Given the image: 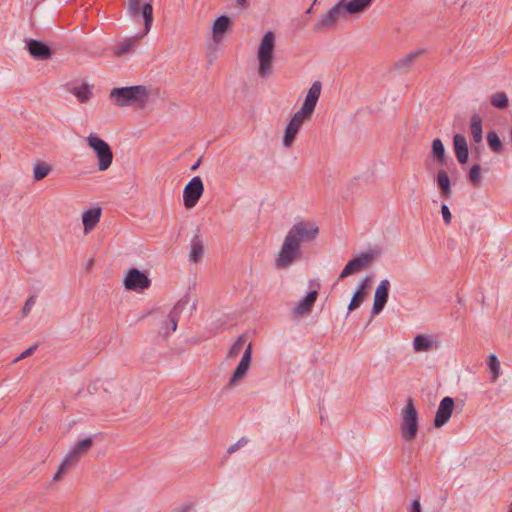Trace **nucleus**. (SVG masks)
<instances>
[{"label": "nucleus", "mask_w": 512, "mask_h": 512, "mask_svg": "<svg viewBox=\"0 0 512 512\" xmlns=\"http://www.w3.org/2000/svg\"><path fill=\"white\" fill-rule=\"evenodd\" d=\"M319 235V227L313 221H299L287 232L281 249L275 258L277 268H288L302 257L301 245L314 241Z\"/></svg>", "instance_id": "nucleus-1"}, {"label": "nucleus", "mask_w": 512, "mask_h": 512, "mask_svg": "<svg viewBox=\"0 0 512 512\" xmlns=\"http://www.w3.org/2000/svg\"><path fill=\"white\" fill-rule=\"evenodd\" d=\"M128 11L133 18L140 15L144 20V30L137 37L127 38L113 47V52L116 56H123L130 52L137 41L143 38L150 31L153 24V7L150 2L145 3L140 8V0H128Z\"/></svg>", "instance_id": "nucleus-2"}, {"label": "nucleus", "mask_w": 512, "mask_h": 512, "mask_svg": "<svg viewBox=\"0 0 512 512\" xmlns=\"http://www.w3.org/2000/svg\"><path fill=\"white\" fill-rule=\"evenodd\" d=\"M149 92L146 86L135 85L128 87L113 88L110 98L120 107L138 105L144 107L148 101Z\"/></svg>", "instance_id": "nucleus-3"}, {"label": "nucleus", "mask_w": 512, "mask_h": 512, "mask_svg": "<svg viewBox=\"0 0 512 512\" xmlns=\"http://www.w3.org/2000/svg\"><path fill=\"white\" fill-rule=\"evenodd\" d=\"M275 42L276 37L272 31H267L260 40L257 49V60L259 63L258 74L261 78H267L273 72Z\"/></svg>", "instance_id": "nucleus-4"}, {"label": "nucleus", "mask_w": 512, "mask_h": 512, "mask_svg": "<svg viewBox=\"0 0 512 512\" xmlns=\"http://www.w3.org/2000/svg\"><path fill=\"white\" fill-rule=\"evenodd\" d=\"M401 417V437L403 440L411 442L416 438L419 428L418 412L411 397L406 400V405L402 410Z\"/></svg>", "instance_id": "nucleus-5"}, {"label": "nucleus", "mask_w": 512, "mask_h": 512, "mask_svg": "<svg viewBox=\"0 0 512 512\" xmlns=\"http://www.w3.org/2000/svg\"><path fill=\"white\" fill-rule=\"evenodd\" d=\"M87 142L89 147L96 154L98 169L100 171H106L113 161V152L110 145L95 134H90L87 138Z\"/></svg>", "instance_id": "nucleus-6"}, {"label": "nucleus", "mask_w": 512, "mask_h": 512, "mask_svg": "<svg viewBox=\"0 0 512 512\" xmlns=\"http://www.w3.org/2000/svg\"><path fill=\"white\" fill-rule=\"evenodd\" d=\"M123 284L127 290L141 292L151 286V280L145 272L133 267L126 272Z\"/></svg>", "instance_id": "nucleus-7"}, {"label": "nucleus", "mask_w": 512, "mask_h": 512, "mask_svg": "<svg viewBox=\"0 0 512 512\" xmlns=\"http://www.w3.org/2000/svg\"><path fill=\"white\" fill-rule=\"evenodd\" d=\"M204 192V184L200 176L193 177L183 190L184 206L188 209L193 208L201 198Z\"/></svg>", "instance_id": "nucleus-8"}, {"label": "nucleus", "mask_w": 512, "mask_h": 512, "mask_svg": "<svg viewBox=\"0 0 512 512\" xmlns=\"http://www.w3.org/2000/svg\"><path fill=\"white\" fill-rule=\"evenodd\" d=\"M346 15L345 11L338 1L332 8H330L325 14L321 15L314 25L315 32H322L330 29L338 22L339 19Z\"/></svg>", "instance_id": "nucleus-9"}, {"label": "nucleus", "mask_w": 512, "mask_h": 512, "mask_svg": "<svg viewBox=\"0 0 512 512\" xmlns=\"http://www.w3.org/2000/svg\"><path fill=\"white\" fill-rule=\"evenodd\" d=\"M373 252H364L360 255L353 257L348 263L345 265L343 270L339 275V279H344L352 274L362 271L366 266H368L374 260Z\"/></svg>", "instance_id": "nucleus-10"}, {"label": "nucleus", "mask_w": 512, "mask_h": 512, "mask_svg": "<svg viewBox=\"0 0 512 512\" xmlns=\"http://www.w3.org/2000/svg\"><path fill=\"white\" fill-rule=\"evenodd\" d=\"M94 444L92 437H86L79 440L66 454V469L78 464L80 459L85 456Z\"/></svg>", "instance_id": "nucleus-11"}, {"label": "nucleus", "mask_w": 512, "mask_h": 512, "mask_svg": "<svg viewBox=\"0 0 512 512\" xmlns=\"http://www.w3.org/2000/svg\"><path fill=\"white\" fill-rule=\"evenodd\" d=\"M252 354V344L249 343L228 382L229 387L236 386L246 376L252 363Z\"/></svg>", "instance_id": "nucleus-12"}, {"label": "nucleus", "mask_w": 512, "mask_h": 512, "mask_svg": "<svg viewBox=\"0 0 512 512\" xmlns=\"http://www.w3.org/2000/svg\"><path fill=\"white\" fill-rule=\"evenodd\" d=\"M454 409V399L452 397H444L439 404L433 424L436 428L444 426L450 419Z\"/></svg>", "instance_id": "nucleus-13"}, {"label": "nucleus", "mask_w": 512, "mask_h": 512, "mask_svg": "<svg viewBox=\"0 0 512 512\" xmlns=\"http://www.w3.org/2000/svg\"><path fill=\"white\" fill-rule=\"evenodd\" d=\"M304 118L299 113H295L287 124L284 135H283V145L286 148H290L304 123Z\"/></svg>", "instance_id": "nucleus-14"}, {"label": "nucleus", "mask_w": 512, "mask_h": 512, "mask_svg": "<svg viewBox=\"0 0 512 512\" xmlns=\"http://www.w3.org/2000/svg\"><path fill=\"white\" fill-rule=\"evenodd\" d=\"M389 290V280H381L375 291L372 315H378L379 313L382 312L389 298Z\"/></svg>", "instance_id": "nucleus-15"}, {"label": "nucleus", "mask_w": 512, "mask_h": 512, "mask_svg": "<svg viewBox=\"0 0 512 512\" xmlns=\"http://www.w3.org/2000/svg\"><path fill=\"white\" fill-rule=\"evenodd\" d=\"M27 50L37 60H47L52 56V49L41 40L30 39L27 41Z\"/></svg>", "instance_id": "nucleus-16"}, {"label": "nucleus", "mask_w": 512, "mask_h": 512, "mask_svg": "<svg viewBox=\"0 0 512 512\" xmlns=\"http://www.w3.org/2000/svg\"><path fill=\"white\" fill-rule=\"evenodd\" d=\"M66 91L73 94L80 103H87L93 96L91 87L84 82L73 81L66 83Z\"/></svg>", "instance_id": "nucleus-17"}, {"label": "nucleus", "mask_w": 512, "mask_h": 512, "mask_svg": "<svg viewBox=\"0 0 512 512\" xmlns=\"http://www.w3.org/2000/svg\"><path fill=\"white\" fill-rule=\"evenodd\" d=\"M453 148L458 162L462 165L466 164L469 157V149L464 135L459 133L454 135Z\"/></svg>", "instance_id": "nucleus-18"}, {"label": "nucleus", "mask_w": 512, "mask_h": 512, "mask_svg": "<svg viewBox=\"0 0 512 512\" xmlns=\"http://www.w3.org/2000/svg\"><path fill=\"white\" fill-rule=\"evenodd\" d=\"M374 0H339L341 7L348 15H356L368 9Z\"/></svg>", "instance_id": "nucleus-19"}, {"label": "nucleus", "mask_w": 512, "mask_h": 512, "mask_svg": "<svg viewBox=\"0 0 512 512\" xmlns=\"http://www.w3.org/2000/svg\"><path fill=\"white\" fill-rule=\"evenodd\" d=\"M232 25L231 19L226 15H221L217 17L213 24V40L215 43L219 44L225 33L230 29Z\"/></svg>", "instance_id": "nucleus-20"}, {"label": "nucleus", "mask_w": 512, "mask_h": 512, "mask_svg": "<svg viewBox=\"0 0 512 512\" xmlns=\"http://www.w3.org/2000/svg\"><path fill=\"white\" fill-rule=\"evenodd\" d=\"M317 296H318V292L317 290H311L309 291L306 296L300 300V302L298 303V305L294 308V314L295 315H305L307 313H309L315 302H316V299H317Z\"/></svg>", "instance_id": "nucleus-21"}, {"label": "nucleus", "mask_w": 512, "mask_h": 512, "mask_svg": "<svg viewBox=\"0 0 512 512\" xmlns=\"http://www.w3.org/2000/svg\"><path fill=\"white\" fill-rule=\"evenodd\" d=\"M101 213L102 211L99 207L88 209L83 213L82 222L86 233L95 228L100 221Z\"/></svg>", "instance_id": "nucleus-22"}, {"label": "nucleus", "mask_w": 512, "mask_h": 512, "mask_svg": "<svg viewBox=\"0 0 512 512\" xmlns=\"http://www.w3.org/2000/svg\"><path fill=\"white\" fill-rule=\"evenodd\" d=\"M424 53L425 50L423 48L412 51L403 58L399 59L397 62H395L394 68L401 72H407L411 68L414 61Z\"/></svg>", "instance_id": "nucleus-23"}, {"label": "nucleus", "mask_w": 512, "mask_h": 512, "mask_svg": "<svg viewBox=\"0 0 512 512\" xmlns=\"http://www.w3.org/2000/svg\"><path fill=\"white\" fill-rule=\"evenodd\" d=\"M437 347L431 336L419 334L414 337L413 349L415 352H429Z\"/></svg>", "instance_id": "nucleus-24"}, {"label": "nucleus", "mask_w": 512, "mask_h": 512, "mask_svg": "<svg viewBox=\"0 0 512 512\" xmlns=\"http://www.w3.org/2000/svg\"><path fill=\"white\" fill-rule=\"evenodd\" d=\"M188 303V296L180 299L175 306L172 308L168 315V321L171 323V331L174 332L177 329L179 315Z\"/></svg>", "instance_id": "nucleus-25"}, {"label": "nucleus", "mask_w": 512, "mask_h": 512, "mask_svg": "<svg viewBox=\"0 0 512 512\" xmlns=\"http://www.w3.org/2000/svg\"><path fill=\"white\" fill-rule=\"evenodd\" d=\"M442 196L449 198L452 194L450 178L445 170H439L436 177Z\"/></svg>", "instance_id": "nucleus-26"}, {"label": "nucleus", "mask_w": 512, "mask_h": 512, "mask_svg": "<svg viewBox=\"0 0 512 512\" xmlns=\"http://www.w3.org/2000/svg\"><path fill=\"white\" fill-rule=\"evenodd\" d=\"M470 131L475 143H480L483 138L482 118L478 114H473L470 119Z\"/></svg>", "instance_id": "nucleus-27"}, {"label": "nucleus", "mask_w": 512, "mask_h": 512, "mask_svg": "<svg viewBox=\"0 0 512 512\" xmlns=\"http://www.w3.org/2000/svg\"><path fill=\"white\" fill-rule=\"evenodd\" d=\"M431 154L438 164L443 165L446 162L445 147L440 138H436L432 142Z\"/></svg>", "instance_id": "nucleus-28"}, {"label": "nucleus", "mask_w": 512, "mask_h": 512, "mask_svg": "<svg viewBox=\"0 0 512 512\" xmlns=\"http://www.w3.org/2000/svg\"><path fill=\"white\" fill-rule=\"evenodd\" d=\"M52 171V166L44 161H37L33 168L34 181H40L47 177Z\"/></svg>", "instance_id": "nucleus-29"}, {"label": "nucleus", "mask_w": 512, "mask_h": 512, "mask_svg": "<svg viewBox=\"0 0 512 512\" xmlns=\"http://www.w3.org/2000/svg\"><path fill=\"white\" fill-rule=\"evenodd\" d=\"M203 252L204 247L200 236L195 235L191 241L190 260L194 263H197L201 259Z\"/></svg>", "instance_id": "nucleus-30"}, {"label": "nucleus", "mask_w": 512, "mask_h": 512, "mask_svg": "<svg viewBox=\"0 0 512 512\" xmlns=\"http://www.w3.org/2000/svg\"><path fill=\"white\" fill-rule=\"evenodd\" d=\"M487 143L489 148L494 153H501L503 151V143L499 137V135L495 131H489L487 133Z\"/></svg>", "instance_id": "nucleus-31"}, {"label": "nucleus", "mask_w": 512, "mask_h": 512, "mask_svg": "<svg viewBox=\"0 0 512 512\" xmlns=\"http://www.w3.org/2000/svg\"><path fill=\"white\" fill-rule=\"evenodd\" d=\"M490 103L497 109H505L509 105L508 96L505 92H496L491 95Z\"/></svg>", "instance_id": "nucleus-32"}, {"label": "nucleus", "mask_w": 512, "mask_h": 512, "mask_svg": "<svg viewBox=\"0 0 512 512\" xmlns=\"http://www.w3.org/2000/svg\"><path fill=\"white\" fill-rule=\"evenodd\" d=\"M488 368L491 372V382H495L499 375H500V362L498 360V358L494 355V354H491L489 357H488Z\"/></svg>", "instance_id": "nucleus-33"}, {"label": "nucleus", "mask_w": 512, "mask_h": 512, "mask_svg": "<svg viewBox=\"0 0 512 512\" xmlns=\"http://www.w3.org/2000/svg\"><path fill=\"white\" fill-rule=\"evenodd\" d=\"M316 105H317V102L305 97V100H304V103H303L301 109L299 111H297L296 113H299L301 116L308 119L312 116Z\"/></svg>", "instance_id": "nucleus-34"}, {"label": "nucleus", "mask_w": 512, "mask_h": 512, "mask_svg": "<svg viewBox=\"0 0 512 512\" xmlns=\"http://www.w3.org/2000/svg\"><path fill=\"white\" fill-rule=\"evenodd\" d=\"M366 295L367 293H363L362 291L356 289L348 306V311H353L354 309L358 308L365 300Z\"/></svg>", "instance_id": "nucleus-35"}, {"label": "nucleus", "mask_w": 512, "mask_h": 512, "mask_svg": "<svg viewBox=\"0 0 512 512\" xmlns=\"http://www.w3.org/2000/svg\"><path fill=\"white\" fill-rule=\"evenodd\" d=\"M480 173H481V167L479 164H474L469 170V173H468L469 180L475 186H478L481 182Z\"/></svg>", "instance_id": "nucleus-36"}, {"label": "nucleus", "mask_w": 512, "mask_h": 512, "mask_svg": "<svg viewBox=\"0 0 512 512\" xmlns=\"http://www.w3.org/2000/svg\"><path fill=\"white\" fill-rule=\"evenodd\" d=\"M244 343H245V337H244V335H242L230 347V349L228 350L227 356L229 358H235L239 354L241 349L243 348Z\"/></svg>", "instance_id": "nucleus-37"}, {"label": "nucleus", "mask_w": 512, "mask_h": 512, "mask_svg": "<svg viewBox=\"0 0 512 512\" xmlns=\"http://www.w3.org/2000/svg\"><path fill=\"white\" fill-rule=\"evenodd\" d=\"M322 84L320 81H315L310 89L308 90V93L306 95L307 98L314 100L315 102H318L320 94H321Z\"/></svg>", "instance_id": "nucleus-38"}, {"label": "nucleus", "mask_w": 512, "mask_h": 512, "mask_svg": "<svg viewBox=\"0 0 512 512\" xmlns=\"http://www.w3.org/2000/svg\"><path fill=\"white\" fill-rule=\"evenodd\" d=\"M441 214L443 221L446 225H449L451 223L452 214L450 212L449 207L446 204H442L441 206Z\"/></svg>", "instance_id": "nucleus-39"}, {"label": "nucleus", "mask_w": 512, "mask_h": 512, "mask_svg": "<svg viewBox=\"0 0 512 512\" xmlns=\"http://www.w3.org/2000/svg\"><path fill=\"white\" fill-rule=\"evenodd\" d=\"M247 443H248V439L246 437H242L235 444L231 445L227 449V453L232 454V453L236 452L240 447L246 445Z\"/></svg>", "instance_id": "nucleus-40"}, {"label": "nucleus", "mask_w": 512, "mask_h": 512, "mask_svg": "<svg viewBox=\"0 0 512 512\" xmlns=\"http://www.w3.org/2000/svg\"><path fill=\"white\" fill-rule=\"evenodd\" d=\"M35 299H36V297L34 295H32L26 300V302L22 308V316L28 315L32 306L35 304Z\"/></svg>", "instance_id": "nucleus-41"}, {"label": "nucleus", "mask_w": 512, "mask_h": 512, "mask_svg": "<svg viewBox=\"0 0 512 512\" xmlns=\"http://www.w3.org/2000/svg\"><path fill=\"white\" fill-rule=\"evenodd\" d=\"M37 348V345H33L31 346L30 348H28L27 350H25L23 353L20 354V356H18L16 359H15V362H18L22 359H25L27 358L28 356L32 355V353L36 350Z\"/></svg>", "instance_id": "nucleus-42"}, {"label": "nucleus", "mask_w": 512, "mask_h": 512, "mask_svg": "<svg viewBox=\"0 0 512 512\" xmlns=\"http://www.w3.org/2000/svg\"><path fill=\"white\" fill-rule=\"evenodd\" d=\"M63 474H64V460L61 461L60 464L58 465L57 471L53 477V481L61 480Z\"/></svg>", "instance_id": "nucleus-43"}, {"label": "nucleus", "mask_w": 512, "mask_h": 512, "mask_svg": "<svg viewBox=\"0 0 512 512\" xmlns=\"http://www.w3.org/2000/svg\"><path fill=\"white\" fill-rule=\"evenodd\" d=\"M409 512H422V509H421V504H420V501L419 499H414L411 504H410V507H409Z\"/></svg>", "instance_id": "nucleus-44"}, {"label": "nucleus", "mask_w": 512, "mask_h": 512, "mask_svg": "<svg viewBox=\"0 0 512 512\" xmlns=\"http://www.w3.org/2000/svg\"><path fill=\"white\" fill-rule=\"evenodd\" d=\"M370 282H371V278L370 277H366L358 286L357 290L359 291H362L363 293H367L366 290L367 288L369 287L370 285Z\"/></svg>", "instance_id": "nucleus-45"}, {"label": "nucleus", "mask_w": 512, "mask_h": 512, "mask_svg": "<svg viewBox=\"0 0 512 512\" xmlns=\"http://www.w3.org/2000/svg\"><path fill=\"white\" fill-rule=\"evenodd\" d=\"M193 508L192 503H185L181 505L180 507H177L174 509V512H190Z\"/></svg>", "instance_id": "nucleus-46"}, {"label": "nucleus", "mask_w": 512, "mask_h": 512, "mask_svg": "<svg viewBox=\"0 0 512 512\" xmlns=\"http://www.w3.org/2000/svg\"><path fill=\"white\" fill-rule=\"evenodd\" d=\"M200 163H201V158H199V159L197 160V162L191 166V170H192V171H195L196 169H198V167H199Z\"/></svg>", "instance_id": "nucleus-47"}, {"label": "nucleus", "mask_w": 512, "mask_h": 512, "mask_svg": "<svg viewBox=\"0 0 512 512\" xmlns=\"http://www.w3.org/2000/svg\"><path fill=\"white\" fill-rule=\"evenodd\" d=\"M237 4L242 7H246L248 5V0H237Z\"/></svg>", "instance_id": "nucleus-48"}, {"label": "nucleus", "mask_w": 512, "mask_h": 512, "mask_svg": "<svg viewBox=\"0 0 512 512\" xmlns=\"http://www.w3.org/2000/svg\"><path fill=\"white\" fill-rule=\"evenodd\" d=\"M95 390H96V386L95 385H89L88 386V392L90 394H92Z\"/></svg>", "instance_id": "nucleus-49"}, {"label": "nucleus", "mask_w": 512, "mask_h": 512, "mask_svg": "<svg viewBox=\"0 0 512 512\" xmlns=\"http://www.w3.org/2000/svg\"><path fill=\"white\" fill-rule=\"evenodd\" d=\"M81 392H82V390H81V389H80V390H78V392H77V394H76V395H77V396H80Z\"/></svg>", "instance_id": "nucleus-50"}, {"label": "nucleus", "mask_w": 512, "mask_h": 512, "mask_svg": "<svg viewBox=\"0 0 512 512\" xmlns=\"http://www.w3.org/2000/svg\"><path fill=\"white\" fill-rule=\"evenodd\" d=\"M509 512H512V509Z\"/></svg>", "instance_id": "nucleus-51"}]
</instances>
